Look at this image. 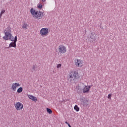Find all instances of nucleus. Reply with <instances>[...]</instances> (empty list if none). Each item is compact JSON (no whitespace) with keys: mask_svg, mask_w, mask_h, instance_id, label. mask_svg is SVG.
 I'll return each mask as SVG.
<instances>
[{"mask_svg":"<svg viewBox=\"0 0 127 127\" xmlns=\"http://www.w3.org/2000/svg\"><path fill=\"white\" fill-rule=\"evenodd\" d=\"M111 98H112V94H109L108 96V99H109V100H111Z\"/></svg>","mask_w":127,"mask_h":127,"instance_id":"b1692460","label":"nucleus"},{"mask_svg":"<svg viewBox=\"0 0 127 127\" xmlns=\"http://www.w3.org/2000/svg\"><path fill=\"white\" fill-rule=\"evenodd\" d=\"M61 66H62V65L61 64H58L57 68H61Z\"/></svg>","mask_w":127,"mask_h":127,"instance_id":"393cba45","label":"nucleus"},{"mask_svg":"<svg viewBox=\"0 0 127 127\" xmlns=\"http://www.w3.org/2000/svg\"><path fill=\"white\" fill-rule=\"evenodd\" d=\"M37 7L39 9H41V8H42V3L38 4Z\"/></svg>","mask_w":127,"mask_h":127,"instance_id":"aec40b11","label":"nucleus"},{"mask_svg":"<svg viewBox=\"0 0 127 127\" xmlns=\"http://www.w3.org/2000/svg\"><path fill=\"white\" fill-rule=\"evenodd\" d=\"M65 124H66L67 125H69V123H68L67 121L65 122Z\"/></svg>","mask_w":127,"mask_h":127,"instance_id":"a878e982","label":"nucleus"},{"mask_svg":"<svg viewBox=\"0 0 127 127\" xmlns=\"http://www.w3.org/2000/svg\"><path fill=\"white\" fill-rule=\"evenodd\" d=\"M4 12H5V10H2L0 13V17H1V16H2V14H3V13H4Z\"/></svg>","mask_w":127,"mask_h":127,"instance_id":"412c9836","label":"nucleus"},{"mask_svg":"<svg viewBox=\"0 0 127 127\" xmlns=\"http://www.w3.org/2000/svg\"><path fill=\"white\" fill-rule=\"evenodd\" d=\"M90 90H91V86H87L85 85V87L82 89V92L83 94H88L89 92H90Z\"/></svg>","mask_w":127,"mask_h":127,"instance_id":"0eeeda50","label":"nucleus"},{"mask_svg":"<svg viewBox=\"0 0 127 127\" xmlns=\"http://www.w3.org/2000/svg\"><path fill=\"white\" fill-rule=\"evenodd\" d=\"M75 64L76 66V67H80H80H82V61L81 60L77 59L75 60Z\"/></svg>","mask_w":127,"mask_h":127,"instance_id":"9d476101","label":"nucleus"},{"mask_svg":"<svg viewBox=\"0 0 127 127\" xmlns=\"http://www.w3.org/2000/svg\"><path fill=\"white\" fill-rule=\"evenodd\" d=\"M14 37L12 36V37H10V39H9V40H10V41H14Z\"/></svg>","mask_w":127,"mask_h":127,"instance_id":"5701e85b","label":"nucleus"},{"mask_svg":"<svg viewBox=\"0 0 127 127\" xmlns=\"http://www.w3.org/2000/svg\"><path fill=\"white\" fill-rule=\"evenodd\" d=\"M28 97L29 99H30V100H32L33 102H37V98L35 96L31 95H28Z\"/></svg>","mask_w":127,"mask_h":127,"instance_id":"9b49d317","label":"nucleus"},{"mask_svg":"<svg viewBox=\"0 0 127 127\" xmlns=\"http://www.w3.org/2000/svg\"><path fill=\"white\" fill-rule=\"evenodd\" d=\"M42 1H43V2H44L45 1H46V0H42Z\"/></svg>","mask_w":127,"mask_h":127,"instance_id":"cd10ccee","label":"nucleus"},{"mask_svg":"<svg viewBox=\"0 0 127 127\" xmlns=\"http://www.w3.org/2000/svg\"><path fill=\"white\" fill-rule=\"evenodd\" d=\"M40 33L41 35H42V36H47L48 35V28H42L40 30Z\"/></svg>","mask_w":127,"mask_h":127,"instance_id":"7ed1b4c3","label":"nucleus"},{"mask_svg":"<svg viewBox=\"0 0 127 127\" xmlns=\"http://www.w3.org/2000/svg\"><path fill=\"white\" fill-rule=\"evenodd\" d=\"M36 68V66L35 65H33V66L32 67L31 71L32 72H34V71H36L35 69Z\"/></svg>","mask_w":127,"mask_h":127,"instance_id":"a211bd4d","label":"nucleus"},{"mask_svg":"<svg viewBox=\"0 0 127 127\" xmlns=\"http://www.w3.org/2000/svg\"><path fill=\"white\" fill-rule=\"evenodd\" d=\"M20 86V84L19 83H17L16 82L13 83L11 86V90L13 91H16V88H17V87H19Z\"/></svg>","mask_w":127,"mask_h":127,"instance_id":"1a4fd4ad","label":"nucleus"},{"mask_svg":"<svg viewBox=\"0 0 127 127\" xmlns=\"http://www.w3.org/2000/svg\"><path fill=\"white\" fill-rule=\"evenodd\" d=\"M30 13L35 19H41L42 16H44L43 12H41L40 10H36L33 7L30 9Z\"/></svg>","mask_w":127,"mask_h":127,"instance_id":"f257e3e1","label":"nucleus"},{"mask_svg":"<svg viewBox=\"0 0 127 127\" xmlns=\"http://www.w3.org/2000/svg\"><path fill=\"white\" fill-rule=\"evenodd\" d=\"M67 49H66V47L64 45H60L59 46V52L62 53V54H64L66 53Z\"/></svg>","mask_w":127,"mask_h":127,"instance_id":"20e7f679","label":"nucleus"},{"mask_svg":"<svg viewBox=\"0 0 127 127\" xmlns=\"http://www.w3.org/2000/svg\"><path fill=\"white\" fill-rule=\"evenodd\" d=\"M22 91H23V88H22V87H19L17 90V93H18L19 94L20 93H22Z\"/></svg>","mask_w":127,"mask_h":127,"instance_id":"dca6fc26","label":"nucleus"},{"mask_svg":"<svg viewBox=\"0 0 127 127\" xmlns=\"http://www.w3.org/2000/svg\"><path fill=\"white\" fill-rule=\"evenodd\" d=\"M80 101L83 103V107H88V104H89V101L88 99L83 97L80 99Z\"/></svg>","mask_w":127,"mask_h":127,"instance_id":"423d86ee","label":"nucleus"},{"mask_svg":"<svg viewBox=\"0 0 127 127\" xmlns=\"http://www.w3.org/2000/svg\"><path fill=\"white\" fill-rule=\"evenodd\" d=\"M47 112L48 113V114H52V110L50 109V108H47Z\"/></svg>","mask_w":127,"mask_h":127,"instance_id":"6ab92c4d","label":"nucleus"},{"mask_svg":"<svg viewBox=\"0 0 127 127\" xmlns=\"http://www.w3.org/2000/svg\"><path fill=\"white\" fill-rule=\"evenodd\" d=\"M67 126H68V127H71V125H70V124H69L68 125H67Z\"/></svg>","mask_w":127,"mask_h":127,"instance_id":"bb28decb","label":"nucleus"},{"mask_svg":"<svg viewBox=\"0 0 127 127\" xmlns=\"http://www.w3.org/2000/svg\"><path fill=\"white\" fill-rule=\"evenodd\" d=\"M80 78V74L78 72V71H72L69 74V77L68 78V80L72 83L74 82V80H78Z\"/></svg>","mask_w":127,"mask_h":127,"instance_id":"f03ea898","label":"nucleus"},{"mask_svg":"<svg viewBox=\"0 0 127 127\" xmlns=\"http://www.w3.org/2000/svg\"><path fill=\"white\" fill-rule=\"evenodd\" d=\"M11 47H14V48H15V47H16V42L14 41L11 42L9 45V48Z\"/></svg>","mask_w":127,"mask_h":127,"instance_id":"ddd939ff","label":"nucleus"},{"mask_svg":"<svg viewBox=\"0 0 127 127\" xmlns=\"http://www.w3.org/2000/svg\"><path fill=\"white\" fill-rule=\"evenodd\" d=\"M90 40L91 42H92V43H94V42H95V41L96 40V37L94 35L92 34L90 36Z\"/></svg>","mask_w":127,"mask_h":127,"instance_id":"4468645a","label":"nucleus"},{"mask_svg":"<svg viewBox=\"0 0 127 127\" xmlns=\"http://www.w3.org/2000/svg\"><path fill=\"white\" fill-rule=\"evenodd\" d=\"M4 33H11V28L10 26H8L4 31Z\"/></svg>","mask_w":127,"mask_h":127,"instance_id":"f8f14e48","label":"nucleus"},{"mask_svg":"<svg viewBox=\"0 0 127 127\" xmlns=\"http://www.w3.org/2000/svg\"><path fill=\"white\" fill-rule=\"evenodd\" d=\"M5 36L3 37L4 40H9L12 37L11 33H4Z\"/></svg>","mask_w":127,"mask_h":127,"instance_id":"6e6552de","label":"nucleus"},{"mask_svg":"<svg viewBox=\"0 0 127 127\" xmlns=\"http://www.w3.org/2000/svg\"><path fill=\"white\" fill-rule=\"evenodd\" d=\"M74 110H75L76 112H79V111H80V108L78 107V105H75L74 107Z\"/></svg>","mask_w":127,"mask_h":127,"instance_id":"2eb2a0df","label":"nucleus"},{"mask_svg":"<svg viewBox=\"0 0 127 127\" xmlns=\"http://www.w3.org/2000/svg\"><path fill=\"white\" fill-rule=\"evenodd\" d=\"M15 108L17 111H20L23 109V104L20 102H16L15 104Z\"/></svg>","mask_w":127,"mask_h":127,"instance_id":"39448f33","label":"nucleus"},{"mask_svg":"<svg viewBox=\"0 0 127 127\" xmlns=\"http://www.w3.org/2000/svg\"><path fill=\"white\" fill-rule=\"evenodd\" d=\"M17 42V36H15L14 38V42Z\"/></svg>","mask_w":127,"mask_h":127,"instance_id":"4be33fe9","label":"nucleus"},{"mask_svg":"<svg viewBox=\"0 0 127 127\" xmlns=\"http://www.w3.org/2000/svg\"><path fill=\"white\" fill-rule=\"evenodd\" d=\"M27 26H28V25L26 23H25L23 25L22 27L23 29L26 30L27 29Z\"/></svg>","mask_w":127,"mask_h":127,"instance_id":"f3484780","label":"nucleus"}]
</instances>
